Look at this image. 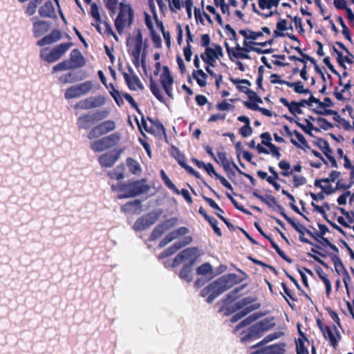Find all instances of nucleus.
<instances>
[{
	"label": "nucleus",
	"mask_w": 354,
	"mask_h": 354,
	"mask_svg": "<svg viewBox=\"0 0 354 354\" xmlns=\"http://www.w3.org/2000/svg\"><path fill=\"white\" fill-rule=\"evenodd\" d=\"M277 337L278 335L276 333L268 335L261 342L251 346L252 348L255 349L251 354H283L284 352L283 344H274L265 346L266 344Z\"/></svg>",
	"instance_id": "nucleus-1"
},
{
	"label": "nucleus",
	"mask_w": 354,
	"mask_h": 354,
	"mask_svg": "<svg viewBox=\"0 0 354 354\" xmlns=\"http://www.w3.org/2000/svg\"><path fill=\"white\" fill-rule=\"evenodd\" d=\"M273 318H266L249 328L248 333L241 337L242 342L257 339L274 326Z\"/></svg>",
	"instance_id": "nucleus-2"
},
{
	"label": "nucleus",
	"mask_w": 354,
	"mask_h": 354,
	"mask_svg": "<svg viewBox=\"0 0 354 354\" xmlns=\"http://www.w3.org/2000/svg\"><path fill=\"white\" fill-rule=\"evenodd\" d=\"M228 289H230L228 286L225 283L221 277L209 283L207 287L204 288L201 291V296L203 297L207 296V301L210 304L216 297Z\"/></svg>",
	"instance_id": "nucleus-3"
},
{
	"label": "nucleus",
	"mask_w": 354,
	"mask_h": 354,
	"mask_svg": "<svg viewBox=\"0 0 354 354\" xmlns=\"http://www.w3.org/2000/svg\"><path fill=\"white\" fill-rule=\"evenodd\" d=\"M133 14L131 6L121 2L120 12L115 21L117 31L121 34L125 27H129L133 22Z\"/></svg>",
	"instance_id": "nucleus-4"
},
{
	"label": "nucleus",
	"mask_w": 354,
	"mask_h": 354,
	"mask_svg": "<svg viewBox=\"0 0 354 354\" xmlns=\"http://www.w3.org/2000/svg\"><path fill=\"white\" fill-rule=\"evenodd\" d=\"M150 186L146 183L145 179L136 180L128 185H124L122 191L124 194L119 196L120 198L135 197L136 196L147 193Z\"/></svg>",
	"instance_id": "nucleus-5"
},
{
	"label": "nucleus",
	"mask_w": 354,
	"mask_h": 354,
	"mask_svg": "<svg viewBox=\"0 0 354 354\" xmlns=\"http://www.w3.org/2000/svg\"><path fill=\"white\" fill-rule=\"evenodd\" d=\"M159 215L160 214L153 211L142 216L134 223L133 225V230L138 232L145 230L156 222Z\"/></svg>",
	"instance_id": "nucleus-6"
},
{
	"label": "nucleus",
	"mask_w": 354,
	"mask_h": 354,
	"mask_svg": "<svg viewBox=\"0 0 354 354\" xmlns=\"http://www.w3.org/2000/svg\"><path fill=\"white\" fill-rule=\"evenodd\" d=\"M92 88L91 82L87 81L77 85L72 86L66 89L64 96L66 99L78 97L88 93Z\"/></svg>",
	"instance_id": "nucleus-7"
},
{
	"label": "nucleus",
	"mask_w": 354,
	"mask_h": 354,
	"mask_svg": "<svg viewBox=\"0 0 354 354\" xmlns=\"http://www.w3.org/2000/svg\"><path fill=\"white\" fill-rule=\"evenodd\" d=\"M115 128V124L113 120H106L93 127L88 133V138L90 140L99 138Z\"/></svg>",
	"instance_id": "nucleus-8"
},
{
	"label": "nucleus",
	"mask_w": 354,
	"mask_h": 354,
	"mask_svg": "<svg viewBox=\"0 0 354 354\" xmlns=\"http://www.w3.org/2000/svg\"><path fill=\"white\" fill-rule=\"evenodd\" d=\"M106 99L102 95L90 97L84 100L78 102L75 108L81 109H90L100 107L105 104Z\"/></svg>",
	"instance_id": "nucleus-9"
},
{
	"label": "nucleus",
	"mask_w": 354,
	"mask_h": 354,
	"mask_svg": "<svg viewBox=\"0 0 354 354\" xmlns=\"http://www.w3.org/2000/svg\"><path fill=\"white\" fill-rule=\"evenodd\" d=\"M178 223V218L176 217L166 220L165 221L158 224L153 230L150 234L149 239L154 241L159 238L165 231L175 226Z\"/></svg>",
	"instance_id": "nucleus-10"
},
{
	"label": "nucleus",
	"mask_w": 354,
	"mask_h": 354,
	"mask_svg": "<svg viewBox=\"0 0 354 354\" xmlns=\"http://www.w3.org/2000/svg\"><path fill=\"white\" fill-rule=\"evenodd\" d=\"M160 81L167 95L170 97H173L171 91L172 85L174 84V78L171 76L168 66H163V71L160 75Z\"/></svg>",
	"instance_id": "nucleus-11"
},
{
	"label": "nucleus",
	"mask_w": 354,
	"mask_h": 354,
	"mask_svg": "<svg viewBox=\"0 0 354 354\" xmlns=\"http://www.w3.org/2000/svg\"><path fill=\"white\" fill-rule=\"evenodd\" d=\"M330 257L331 261L334 263L335 270L339 275H343V282L346 286V288L348 289V282L350 281L351 278L348 274V272L346 270L342 259L339 256H336V254H330Z\"/></svg>",
	"instance_id": "nucleus-12"
},
{
	"label": "nucleus",
	"mask_w": 354,
	"mask_h": 354,
	"mask_svg": "<svg viewBox=\"0 0 354 354\" xmlns=\"http://www.w3.org/2000/svg\"><path fill=\"white\" fill-rule=\"evenodd\" d=\"M323 335L324 338L330 343V346L336 349L339 345V341L342 339V335L339 333L338 329L335 325H334L333 328L329 326L325 327V331Z\"/></svg>",
	"instance_id": "nucleus-13"
},
{
	"label": "nucleus",
	"mask_w": 354,
	"mask_h": 354,
	"mask_svg": "<svg viewBox=\"0 0 354 354\" xmlns=\"http://www.w3.org/2000/svg\"><path fill=\"white\" fill-rule=\"evenodd\" d=\"M311 237L319 242V245H315V246H316L317 248L322 250V252H317V250L312 248L311 250L313 252L319 254V256L322 257H326V250L325 248H327L328 245L330 244V241L328 239H326L324 236H315L314 235L313 232H311ZM311 245H314L313 242L311 243Z\"/></svg>",
	"instance_id": "nucleus-14"
},
{
	"label": "nucleus",
	"mask_w": 354,
	"mask_h": 354,
	"mask_svg": "<svg viewBox=\"0 0 354 354\" xmlns=\"http://www.w3.org/2000/svg\"><path fill=\"white\" fill-rule=\"evenodd\" d=\"M68 61L73 69L83 67L86 64V60L78 49H73L71 52Z\"/></svg>",
	"instance_id": "nucleus-15"
},
{
	"label": "nucleus",
	"mask_w": 354,
	"mask_h": 354,
	"mask_svg": "<svg viewBox=\"0 0 354 354\" xmlns=\"http://www.w3.org/2000/svg\"><path fill=\"white\" fill-rule=\"evenodd\" d=\"M297 329L301 337H299L297 339L295 340L297 354H309L308 349L304 346V341L308 342V339L305 335L304 332L302 331V330L301 329L300 324H297Z\"/></svg>",
	"instance_id": "nucleus-16"
},
{
	"label": "nucleus",
	"mask_w": 354,
	"mask_h": 354,
	"mask_svg": "<svg viewBox=\"0 0 354 354\" xmlns=\"http://www.w3.org/2000/svg\"><path fill=\"white\" fill-rule=\"evenodd\" d=\"M120 152L117 153H106L101 155L99 158V162L102 167H111L118 160Z\"/></svg>",
	"instance_id": "nucleus-17"
},
{
	"label": "nucleus",
	"mask_w": 354,
	"mask_h": 354,
	"mask_svg": "<svg viewBox=\"0 0 354 354\" xmlns=\"http://www.w3.org/2000/svg\"><path fill=\"white\" fill-rule=\"evenodd\" d=\"M61 39V32L58 30H53L49 35L45 36L37 41V45L44 46L51 44Z\"/></svg>",
	"instance_id": "nucleus-18"
},
{
	"label": "nucleus",
	"mask_w": 354,
	"mask_h": 354,
	"mask_svg": "<svg viewBox=\"0 0 354 354\" xmlns=\"http://www.w3.org/2000/svg\"><path fill=\"white\" fill-rule=\"evenodd\" d=\"M313 104H315L316 106L312 109L313 112L322 115L332 114V109H328L324 103L311 95V106H313Z\"/></svg>",
	"instance_id": "nucleus-19"
},
{
	"label": "nucleus",
	"mask_w": 354,
	"mask_h": 354,
	"mask_svg": "<svg viewBox=\"0 0 354 354\" xmlns=\"http://www.w3.org/2000/svg\"><path fill=\"white\" fill-rule=\"evenodd\" d=\"M198 252L197 248H188L180 252V254L184 261L189 260V265L192 266L197 259Z\"/></svg>",
	"instance_id": "nucleus-20"
},
{
	"label": "nucleus",
	"mask_w": 354,
	"mask_h": 354,
	"mask_svg": "<svg viewBox=\"0 0 354 354\" xmlns=\"http://www.w3.org/2000/svg\"><path fill=\"white\" fill-rule=\"evenodd\" d=\"M49 29V24L45 21H36L33 23V33L39 37L46 33Z\"/></svg>",
	"instance_id": "nucleus-21"
},
{
	"label": "nucleus",
	"mask_w": 354,
	"mask_h": 354,
	"mask_svg": "<svg viewBox=\"0 0 354 354\" xmlns=\"http://www.w3.org/2000/svg\"><path fill=\"white\" fill-rule=\"evenodd\" d=\"M122 211L138 214L141 212V201L140 200H134L128 202L122 207Z\"/></svg>",
	"instance_id": "nucleus-22"
},
{
	"label": "nucleus",
	"mask_w": 354,
	"mask_h": 354,
	"mask_svg": "<svg viewBox=\"0 0 354 354\" xmlns=\"http://www.w3.org/2000/svg\"><path fill=\"white\" fill-rule=\"evenodd\" d=\"M315 270L318 277L320 278L321 280H322L324 284L325 285L326 293L327 297H328L331 293V283L330 281L328 279V275L319 266H315Z\"/></svg>",
	"instance_id": "nucleus-23"
},
{
	"label": "nucleus",
	"mask_w": 354,
	"mask_h": 354,
	"mask_svg": "<svg viewBox=\"0 0 354 354\" xmlns=\"http://www.w3.org/2000/svg\"><path fill=\"white\" fill-rule=\"evenodd\" d=\"M260 308V304L256 303L254 305H251L249 307H246L244 309L240 310L235 315H234L231 318L232 322H236L238 320L242 319L245 316H246L248 314L250 313L251 312L256 310Z\"/></svg>",
	"instance_id": "nucleus-24"
},
{
	"label": "nucleus",
	"mask_w": 354,
	"mask_h": 354,
	"mask_svg": "<svg viewBox=\"0 0 354 354\" xmlns=\"http://www.w3.org/2000/svg\"><path fill=\"white\" fill-rule=\"evenodd\" d=\"M95 123L91 114H84L77 120L79 129H88L92 124Z\"/></svg>",
	"instance_id": "nucleus-25"
},
{
	"label": "nucleus",
	"mask_w": 354,
	"mask_h": 354,
	"mask_svg": "<svg viewBox=\"0 0 354 354\" xmlns=\"http://www.w3.org/2000/svg\"><path fill=\"white\" fill-rule=\"evenodd\" d=\"M40 57L48 63L55 62L60 58L53 48L50 51H48V49L46 48L41 50Z\"/></svg>",
	"instance_id": "nucleus-26"
},
{
	"label": "nucleus",
	"mask_w": 354,
	"mask_h": 354,
	"mask_svg": "<svg viewBox=\"0 0 354 354\" xmlns=\"http://www.w3.org/2000/svg\"><path fill=\"white\" fill-rule=\"evenodd\" d=\"M122 74L129 89L135 91L136 90V87H139L140 88H143L139 78L137 76L133 75L132 77H130L127 73L124 72Z\"/></svg>",
	"instance_id": "nucleus-27"
},
{
	"label": "nucleus",
	"mask_w": 354,
	"mask_h": 354,
	"mask_svg": "<svg viewBox=\"0 0 354 354\" xmlns=\"http://www.w3.org/2000/svg\"><path fill=\"white\" fill-rule=\"evenodd\" d=\"M39 15L42 17H52L55 15V8L50 1H46L39 9Z\"/></svg>",
	"instance_id": "nucleus-28"
},
{
	"label": "nucleus",
	"mask_w": 354,
	"mask_h": 354,
	"mask_svg": "<svg viewBox=\"0 0 354 354\" xmlns=\"http://www.w3.org/2000/svg\"><path fill=\"white\" fill-rule=\"evenodd\" d=\"M201 57L205 63L212 66H214V62L218 59L212 48H207L205 50V53L201 55Z\"/></svg>",
	"instance_id": "nucleus-29"
},
{
	"label": "nucleus",
	"mask_w": 354,
	"mask_h": 354,
	"mask_svg": "<svg viewBox=\"0 0 354 354\" xmlns=\"http://www.w3.org/2000/svg\"><path fill=\"white\" fill-rule=\"evenodd\" d=\"M353 86L351 80H348L345 82L344 87L341 91H339V87L336 86L335 88V98L338 100H342L344 99L343 96L344 93H348V96H351V92L350 91L351 87Z\"/></svg>",
	"instance_id": "nucleus-30"
},
{
	"label": "nucleus",
	"mask_w": 354,
	"mask_h": 354,
	"mask_svg": "<svg viewBox=\"0 0 354 354\" xmlns=\"http://www.w3.org/2000/svg\"><path fill=\"white\" fill-rule=\"evenodd\" d=\"M126 165L129 169V171L135 175H139L142 172V168L140 165L136 160L128 158L126 160Z\"/></svg>",
	"instance_id": "nucleus-31"
},
{
	"label": "nucleus",
	"mask_w": 354,
	"mask_h": 354,
	"mask_svg": "<svg viewBox=\"0 0 354 354\" xmlns=\"http://www.w3.org/2000/svg\"><path fill=\"white\" fill-rule=\"evenodd\" d=\"M192 76L194 79H195L197 82V84L201 87H205L207 85V75L203 72V70L198 69L197 71H194L192 73Z\"/></svg>",
	"instance_id": "nucleus-32"
},
{
	"label": "nucleus",
	"mask_w": 354,
	"mask_h": 354,
	"mask_svg": "<svg viewBox=\"0 0 354 354\" xmlns=\"http://www.w3.org/2000/svg\"><path fill=\"white\" fill-rule=\"evenodd\" d=\"M315 186L320 187L322 191L326 194H331L335 191L331 187L328 178L316 180Z\"/></svg>",
	"instance_id": "nucleus-33"
},
{
	"label": "nucleus",
	"mask_w": 354,
	"mask_h": 354,
	"mask_svg": "<svg viewBox=\"0 0 354 354\" xmlns=\"http://www.w3.org/2000/svg\"><path fill=\"white\" fill-rule=\"evenodd\" d=\"M255 301V299L251 297H245L243 299L237 301L234 304L233 308L234 310H238L240 309H244L246 307H249L251 305H254L253 302Z\"/></svg>",
	"instance_id": "nucleus-34"
},
{
	"label": "nucleus",
	"mask_w": 354,
	"mask_h": 354,
	"mask_svg": "<svg viewBox=\"0 0 354 354\" xmlns=\"http://www.w3.org/2000/svg\"><path fill=\"white\" fill-rule=\"evenodd\" d=\"M225 283H227L229 288H231L235 284L242 281L243 278H239L236 274H228L222 276Z\"/></svg>",
	"instance_id": "nucleus-35"
},
{
	"label": "nucleus",
	"mask_w": 354,
	"mask_h": 354,
	"mask_svg": "<svg viewBox=\"0 0 354 354\" xmlns=\"http://www.w3.org/2000/svg\"><path fill=\"white\" fill-rule=\"evenodd\" d=\"M124 165H120L116 167L113 171H109L108 175L111 178L117 180L123 179L124 178Z\"/></svg>",
	"instance_id": "nucleus-36"
},
{
	"label": "nucleus",
	"mask_w": 354,
	"mask_h": 354,
	"mask_svg": "<svg viewBox=\"0 0 354 354\" xmlns=\"http://www.w3.org/2000/svg\"><path fill=\"white\" fill-rule=\"evenodd\" d=\"M160 176L164 181L165 185L171 190H172L174 193L179 195L180 191L178 189L176 186L171 182V180L169 179V178L167 176L166 173L164 170L160 171Z\"/></svg>",
	"instance_id": "nucleus-37"
},
{
	"label": "nucleus",
	"mask_w": 354,
	"mask_h": 354,
	"mask_svg": "<svg viewBox=\"0 0 354 354\" xmlns=\"http://www.w3.org/2000/svg\"><path fill=\"white\" fill-rule=\"evenodd\" d=\"M239 33L246 39L255 40L263 36L262 32H254L250 30H240Z\"/></svg>",
	"instance_id": "nucleus-38"
},
{
	"label": "nucleus",
	"mask_w": 354,
	"mask_h": 354,
	"mask_svg": "<svg viewBox=\"0 0 354 354\" xmlns=\"http://www.w3.org/2000/svg\"><path fill=\"white\" fill-rule=\"evenodd\" d=\"M245 285H242L241 286L235 288L232 291H231L229 294L225 296V301L227 303H231L238 299L239 295L238 293L241 291Z\"/></svg>",
	"instance_id": "nucleus-39"
},
{
	"label": "nucleus",
	"mask_w": 354,
	"mask_h": 354,
	"mask_svg": "<svg viewBox=\"0 0 354 354\" xmlns=\"http://www.w3.org/2000/svg\"><path fill=\"white\" fill-rule=\"evenodd\" d=\"M150 89L151 93L159 101L163 102V96L160 93V88L158 84L152 78L150 79Z\"/></svg>",
	"instance_id": "nucleus-40"
},
{
	"label": "nucleus",
	"mask_w": 354,
	"mask_h": 354,
	"mask_svg": "<svg viewBox=\"0 0 354 354\" xmlns=\"http://www.w3.org/2000/svg\"><path fill=\"white\" fill-rule=\"evenodd\" d=\"M311 121L315 122L316 124L322 128L324 130L330 129V128L333 127L331 123L328 122V120L324 118H314L311 116Z\"/></svg>",
	"instance_id": "nucleus-41"
},
{
	"label": "nucleus",
	"mask_w": 354,
	"mask_h": 354,
	"mask_svg": "<svg viewBox=\"0 0 354 354\" xmlns=\"http://www.w3.org/2000/svg\"><path fill=\"white\" fill-rule=\"evenodd\" d=\"M259 317H260V315L258 313H254V314L250 315L249 317H248L247 318H245V319L241 321V322L236 326V329H239L242 327H244V326H246L250 324L252 322L256 321Z\"/></svg>",
	"instance_id": "nucleus-42"
},
{
	"label": "nucleus",
	"mask_w": 354,
	"mask_h": 354,
	"mask_svg": "<svg viewBox=\"0 0 354 354\" xmlns=\"http://www.w3.org/2000/svg\"><path fill=\"white\" fill-rule=\"evenodd\" d=\"M287 85L289 87H293L295 91L297 93H310V91L308 89L304 88V86L301 82H288Z\"/></svg>",
	"instance_id": "nucleus-43"
},
{
	"label": "nucleus",
	"mask_w": 354,
	"mask_h": 354,
	"mask_svg": "<svg viewBox=\"0 0 354 354\" xmlns=\"http://www.w3.org/2000/svg\"><path fill=\"white\" fill-rule=\"evenodd\" d=\"M73 45L72 43H63L53 48L57 54L61 57Z\"/></svg>",
	"instance_id": "nucleus-44"
},
{
	"label": "nucleus",
	"mask_w": 354,
	"mask_h": 354,
	"mask_svg": "<svg viewBox=\"0 0 354 354\" xmlns=\"http://www.w3.org/2000/svg\"><path fill=\"white\" fill-rule=\"evenodd\" d=\"M192 266H191V265H185L183 267V268L180 271V274H179L180 277L183 279H185L187 282L191 281V277H190L189 274L191 272Z\"/></svg>",
	"instance_id": "nucleus-45"
},
{
	"label": "nucleus",
	"mask_w": 354,
	"mask_h": 354,
	"mask_svg": "<svg viewBox=\"0 0 354 354\" xmlns=\"http://www.w3.org/2000/svg\"><path fill=\"white\" fill-rule=\"evenodd\" d=\"M109 111L107 109H102L97 111L93 113H92L93 119L94 120L95 122H97V121L102 120L104 118H106L109 115Z\"/></svg>",
	"instance_id": "nucleus-46"
},
{
	"label": "nucleus",
	"mask_w": 354,
	"mask_h": 354,
	"mask_svg": "<svg viewBox=\"0 0 354 354\" xmlns=\"http://www.w3.org/2000/svg\"><path fill=\"white\" fill-rule=\"evenodd\" d=\"M59 80L62 84H68V83H73L79 79L76 77V75L75 74H73L71 73H69L66 75H64L60 76L59 78Z\"/></svg>",
	"instance_id": "nucleus-47"
},
{
	"label": "nucleus",
	"mask_w": 354,
	"mask_h": 354,
	"mask_svg": "<svg viewBox=\"0 0 354 354\" xmlns=\"http://www.w3.org/2000/svg\"><path fill=\"white\" fill-rule=\"evenodd\" d=\"M112 91H110L111 95L113 97L115 102L118 106L123 104V100L121 96V93L119 91L115 89L112 84H110Z\"/></svg>",
	"instance_id": "nucleus-48"
},
{
	"label": "nucleus",
	"mask_w": 354,
	"mask_h": 354,
	"mask_svg": "<svg viewBox=\"0 0 354 354\" xmlns=\"http://www.w3.org/2000/svg\"><path fill=\"white\" fill-rule=\"evenodd\" d=\"M91 149L93 151L97 152L102 151L106 149L104 146V142L102 140V138L93 142L91 144Z\"/></svg>",
	"instance_id": "nucleus-49"
},
{
	"label": "nucleus",
	"mask_w": 354,
	"mask_h": 354,
	"mask_svg": "<svg viewBox=\"0 0 354 354\" xmlns=\"http://www.w3.org/2000/svg\"><path fill=\"white\" fill-rule=\"evenodd\" d=\"M311 153H313V155L317 158H319L320 161L319 162H311V167H320L322 165V162H323L325 165H328V162L326 161L324 158L322 156L320 152H318L317 151H315V149H311Z\"/></svg>",
	"instance_id": "nucleus-50"
},
{
	"label": "nucleus",
	"mask_w": 354,
	"mask_h": 354,
	"mask_svg": "<svg viewBox=\"0 0 354 354\" xmlns=\"http://www.w3.org/2000/svg\"><path fill=\"white\" fill-rule=\"evenodd\" d=\"M324 153V156H326V157L330 161V165L332 167H338L337 162L335 160V157L333 156L332 149H330L329 145H328L327 149L325 150Z\"/></svg>",
	"instance_id": "nucleus-51"
},
{
	"label": "nucleus",
	"mask_w": 354,
	"mask_h": 354,
	"mask_svg": "<svg viewBox=\"0 0 354 354\" xmlns=\"http://www.w3.org/2000/svg\"><path fill=\"white\" fill-rule=\"evenodd\" d=\"M212 270V266L209 263H205L197 268L196 272L198 274L205 275L211 272Z\"/></svg>",
	"instance_id": "nucleus-52"
},
{
	"label": "nucleus",
	"mask_w": 354,
	"mask_h": 354,
	"mask_svg": "<svg viewBox=\"0 0 354 354\" xmlns=\"http://www.w3.org/2000/svg\"><path fill=\"white\" fill-rule=\"evenodd\" d=\"M135 120L137 123V125L138 127V129L142 133V129H144L147 132H151V129H149L147 126V122L145 120L143 115H142L141 120L139 121L138 118L137 117H135Z\"/></svg>",
	"instance_id": "nucleus-53"
},
{
	"label": "nucleus",
	"mask_w": 354,
	"mask_h": 354,
	"mask_svg": "<svg viewBox=\"0 0 354 354\" xmlns=\"http://www.w3.org/2000/svg\"><path fill=\"white\" fill-rule=\"evenodd\" d=\"M313 143L319 147L323 153L325 152L328 145L327 140L323 138H316Z\"/></svg>",
	"instance_id": "nucleus-54"
},
{
	"label": "nucleus",
	"mask_w": 354,
	"mask_h": 354,
	"mask_svg": "<svg viewBox=\"0 0 354 354\" xmlns=\"http://www.w3.org/2000/svg\"><path fill=\"white\" fill-rule=\"evenodd\" d=\"M118 0H105L106 8L112 13H115Z\"/></svg>",
	"instance_id": "nucleus-55"
},
{
	"label": "nucleus",
	"mask_w": 354,
	"mask_h": 354,
	"mask_svg": "<svg viewBox=\"0 0 354 354\" xmlns=\"http://www.w3.org/2000/svg\"><path fill=\"white\" fill-rule=\"evenodd\" d=\"M208 223L209 225L212 227L214 232L219 236H222V232L221 229L218 227V221L217 220L214 218L211 217L209 219H208Z\"/></svg>",
	"instance_id": "nucleus-56"
},
{
	"label": "nucleus",
	"mask_w": 354,
	"mask_h": 354,
	"mask_svg": "<svg viewBox=\"0 0 354 354\" xmlns=\"http://www.w3.org/2000/svg\"><path fill=\"white\" fill-rule=\"evenodd\" d=\"M260 200L270 207H273L274 204H276V198L272 195L267 194L266 196H262Z\"/></svg>",
	"instance_id": "nucleus-57"
},
{
	"label": "nucleus",
	"mask_w": 354,
	"mask_h": 354,
	"mask_svg": "<svg viewBox=\"0 0 354 354\" xmlns=\"http://www.w3.org/2000/svg\"><path fill=\"white\" fill-rule=\"evenodd\" d=\"M91 14L97 22H101V17L98 10V6L95 3L91 5Z\"/></svg>",
	"instance_id": "nucleus-58"
},
{
	"label": "nucleus",
	"mask_w": 354,
	"mask_h": 354,
	"mask_svg": "<svg viewBox=\"0 0 354 354\" xmlns=\"http://www.w3.org/2000/svg\"><path fill=\"white\" fill-rule=\"evenodd\" d=\"M123 97L126 99V100L131 104V106L135 109L140 114H141V111L138 108V106L132 96L129 93H125L123 95Z\"/></svg>",
	"instance_id": "nucleus-59"
},
{
	"label": "nucleus",
	"mask_w": 354,
	"mask_h": 354,
	"mask_svg": "<svg viewBox=\"0 0 354 354\" xmlns=\"http://www.w3.org/2000/svg\"><path fill=\"white\" fill-rule=\"evenodd\" d=\"M298 271L301 275L303 283L306 287H308V277H307L306 274H305L304 271H306L310 274V270L306 268H304V267H300L298 268Z\"/></svg>",
	"instance_id": "nucleus-60"
},
{
	"label": "nucleus",
	"mask_w": 354,
	"mask_h": 354,
	"mask_svg": "<svg viewBox=\"0 0 354 354\" xmlns=\"http://www.w3.org/2000/svg\"><path fill=\"white\" fill-rule=\"evenodd\" d=\"M288 110L293 115L301 114L303 113L297 102L294 101L290 102V106Z\"/></svg>",
	"instance_id": "nucleus-61"
},
{
	"label": "nucleus",
	"mask_w": 354,
	"mask_h": 354,
	"mask_svg": "<svg viewBox=\"0 0 354 354\" xmlns=\"http://www.w3.org/2000/svg\"><path fill=\"white\" fill-rule=\"evenodd\" d=\"M240 134L243 138H247L252 133V129L250 127V124L244 125L239 129Z\"/></svg>",
	"instance_id": "nucleus-62"
},
{
	"label": "nucleus",
	"mask_w": 354,
	"mask_h": 354,
	"mask_svg": "<svg viewBox=\"0 0 354 354\" xmlns=\"http://www.w3.org/2000/svg\"><path fill=\"white\" fill-rule=\"evenodd\" d=\"M333 50L337 56V60L338 62L339 65L340 66H342L343 69H346V66L345 65V60L344 59V56L342 55L341 51H339L335 47H334Z\"/></svg>",
	"instance_id": "nucleus-63"
},
{
	"label": "nucleus",
	"mask_w": 354,
	"mask_h": 354,
	"mask_svg": "<svg viewBox=\"0 0 354 354\" xmlns=\"http://www.w3.org/2000/svg\"><path fill=\"white\" fill-rule=\"evenodd\" d=\"M151 39L153 42L154 46L156 48H160L161 47V38L160 35L156 34L155 31L152 30L151 32Z\"/></svg>",
	"instance_id": "nucleus-64"
}]
</instances>
